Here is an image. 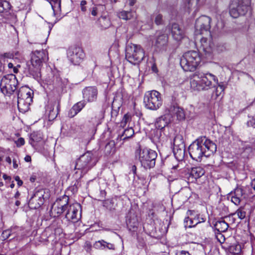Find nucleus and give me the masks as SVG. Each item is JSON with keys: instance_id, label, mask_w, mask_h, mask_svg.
<instances>
[{"instance_id": "obj_1", "label": "nucleus", "mask_w": 255, "mask_h": 255, "mask_svg": "<svg viewBox=\"0 0 255 255\" xmlns=\"http://www.w3.org/2000/svg\"><path fill=\"white\" fill-rule=\"evenodd\" d=\"M217 150V145L205 136L197 138L188 148L191 157L197 161H200L203 156L208 157Z\"/></svg>"}, {"instance_id": "obj_2", "label": "nucleus", "mask_w": 255, "mask_h": 255, "mask_svg": "<svg viewBox=\"0 0 255 255\" xmlns=\"http://www.w3.org/2000/svg\"><path fill=\"white\" fill-rule=\"evenodd\" d=\"M218 82L217 78L210 73L196 72L190 79L191 88L194 91L208 90Z\"/></svg>"}, {"instance_id": "obj_3", "label": "nucleus", "mask_w": 255, "mask_h": 255, "mask_svg": "<svg viewBox=\"0 0 255 255\" xmlns=\"http://www.w3.org/2000/svg\"><path fill=\"white\" fill-rule=\"evenodd\" d=\"M95 165L92 154L89 152L85 153L76 160L73 177L75 179H81Z\"/></svg>"}, {"instance_id": "obj_4", "label": "nucleus", "mask_w": 255, "mask_h": 255, "mask_svg": "<svg viewBox=\"0 0 255 255\" xmlns=\"http://www.w3.org/2000/svg\"><path fill=\"white\" fill-rule=\"evenodd\" d=\"M46 52L43 50L35 51L32 53L30 63H28L29 73L33 77L38 80L41 77V67L43 62L47 60Z\"/></svg>"}, {"instance_id": "obj_5", "label": "nucleus", "mask_w": 255, "mask_h": 255, "mask_svg": "<svg viewBox=\"0 0 255 255\" xmlns=\"http://www.w3.org/2000/svg\"><path fill=\"white\" fill-rule=\"evenodd\" d=\"M201 60L200 54L196 51H189L182 56L180 59V65L185 71H193Z\"/></svg>"}, {"instance_id": "obj_6", "label": "nucleus", "mask_w": 255, "mask_h": 255, "mask_svg": "<svg viewBox=\"0 0 255 255\" xmlns=\"http://www.w3.org/2000/svg\"><path fill=\"white\" fill-rule=\"evenodd\" d=\"M33 91L27 86L20 87L17 93V107L23 113L28 111L32 102Z\"/></svg>"}, {"instance_id": "obj_7", "label": "nucleus", "mask_w": 255, "mask_h": 255, "mask_svg": "<svg viewBox=\"0 0 255 255\" xmlns=\"http://www.w3.org/2000/svg\"><path fill=\"white\" fill-rule=\"evenodd\" d=\"M135 156L138 157L141 165L145 169L153 168L155 165L157 153L154 150L139 147L136 150Z\"/></svg>"}, {"instance_id": "obj_8", "label": "nucleus", "mask_w": 255, "mask_h": 255, "mask_svg": "<svg viewBox=\"0 0 255 255\" xmlns=\"http://www.w3.org/2000/svg\"><path fill=\"white\" fill-rule=\"evenodd\" d=\"M144 57L143 49L140 45L128 44L126 49V57L128 61L133 64L140 62Z\"/></svg>"}, {"instance_id": "obj_9", "label": "nucleus", "mask_w": 255, "mask_h": 255, "mask_svg": "<svg viewBox=\"0 0 255 255\" xmlns=\"http://www.w3.org/2000/svg\"><path fill=\"white\" fill-rule=\"evenodd\" d=\"M18 81L13 74L4 76L0 80V88L5 95L9 96L13 94L17 89Z\"/></svg>"}, {"instance_id": "obj_10", "label": "nucleus", "mask_w": 255, "mask_h": 255, "mask_svg": "<svg viewBox=\"0 0 255 255\" xmlns=\"http://www.w3.org/2000/svg\"><path fill=\"white\" fill-rule=\"evenodd\" d=\"M143 102L147 109L151 110H156L162 104L161 94L155 90L148 91L144 95Z\"/></svg>"}, {"instance_id": "obj_11", "label": "nucleus", "mask_w": 255, "mask_h": 255, "mask_svg": "<svg viewBox=\"0 0 255 255\" xmlns=\"http://www.w3.org/2000/svg\"><path fill=\"white\" fill-rule=\"evenodd\" d=\"M250 4V0H233L231 4L230 14L233 18L244 15L248 11Z\"/></svg>"}, {"instance_id": "obj_12", "label": "nucleus", "mask_w": 255, "mask_h": 255, "mask_svg": "<svg viewBox=\"0 0 255 255\" xmlns=\"http://www.w3.org/2000/svg\"><path fill=\"white\" fill-rule=\"evenodd\" d=\"M67 202L65 218L68 221L73 223L77 222L81 217V205L77 203L69 205L68 204V198L65 197Z\"/></svg>"}, {"instance_id": "obj_13", "label": "nucleus", "mask_w": 255, "mask_h": 255, "mask_svg": "<svg viewBox=\"0 0 255 255\" xmlns=\"http://www.w3.org/2000/svg\"><path fill=\"white\" fill-rule=\"evenodd\" d=\"M171 121V115L168 113L160 116L156 119L155 126L157 129L154 131L155 132L153 137V140L155 143L160 141V137L161 135V130L167 126Z\"/></svg>"}, {"instance_id": "obj_14", "label": "nucleus", "mask_w": 255, "mask_h": 255, "mask_svg": "<svg viewBox=\"0 0 255 255\" xmlns=\"http://www.w3.org/2000/svg\"><path fill=\"white\" fill-rule=\"evenodd\" d=\"M211 18L206 15H202L198 18L195 22V34L202 35L204 33H209L211 28Z\"/></svg>"}, {"instance_id": "obj_15", "label": "nucleus", "mask_w": 255, "mask_h": 255, "mask_svg": "<svg viewBox=\"0 0 255 255\" xmlns=\"http://www.w3.org/2000/svg\"><path fill=\"white\" fill-rule=\"evenodd\" d=\"M247 187L238 186L236 188L234 191L231 192L227 195L228 199H231V201L235 205L240 204L241 202L246 198L248 194L247 193Z\"/></svg>"}, {"instance_id": "obj_16", "label": "nucleus", "mask_w": 255, "mask_h": 255, "mask_svg": "<svg viewBox=\"0 0 255 255\" xmlns=\"http://www.w3.org/2000/svg\"><path fill=\"white\" fill-rule=\"evenodd\" d=\"M84 56L82 49L76 45L71 46L67 51V57L74 65H78L84 59Z\"/></svg>"}, {"instance_id": "obj_17", "label": "nucleus", "mask_w": 255, "mask_h": 255, "mask_svg": "<svg viewBox=\"0 0 255 255\" xmlns=\"http://www.w3.org/2000/svg\"><path fill=\"white\" fill-rule=\"evenodd\" d=\"M152 44L157 50L159 51L166 50L168 43V36L161 32H157L154 37L150 39Z\"/></svg>"}, {"instance_id": "obj_18", "label": "nucleus", "mask_w": 255, "mask_h": 255, "mask_svg": "<svg viewBox=\"0 0 255 255\" xmlns=\"http://www.w3.org/2000/svg\"><path fill=\"white\" fill-rule=\"evenodd\" d=\"M44 191L43 190L35 191L28 202L29 208L36 209L39 208L44 203Z\"/></svg>"}, {"instance_id": "obj_19", "label": "nucleus", "mask_w": 255, "mask_h": 255, "mask_svg": "<svg viewBox=\"0 0 255 255\" xmlns=\"http://www.w3.org/2000/svg\"><path fill=\"white\" fill-rule=\"evenodd\" d=\"M166 110L168 111V114L171 115V118L173 116H176L177 119L179 121L183 120L185 119V114L182 108L179 107L176 104L167 105Z\"/></svg>"}, {"instance_id": "obj_20", "label": "nucleus", "mask_w": 255, "mask_h": 255, "mask_svg": "<svg viewBox=\"0 0 255 255\" xmlns=\"http://www.w3.org/2000/svg\"><path fill=\"white\" fill-rule=\"evenodd\" d=\"M83 96L88 102H93L97 100L98 90L96 87L91 86L84 88L83 90Z\"/></svg>"}, {"instance_id": "obj_21", "label": "nucleus", "mask_w": 255, "mask_h": 255, "mask_svg": "<svg viewBox=\"0 0 255 255\" xmlns=\"http://www.w3.org/2000/svg\"><path fill=\"white\" fill-rule=\"evenodd\" d=\"M193 213L194 211L192 210H188L187 211V214L188 217L185 218L184 221L185 228H192L200 223L199 215H196L194 218L189 217L190 216H192Z\"/></svg>"}, {"instance_id": "obj_22", "label": "nucleus", "mask_w": 255, "mask_h": 255, "mask_svg": "<svg viewBox=\"0 0 255 255\" xmlns=\"http://www.w3.org/2000/svg\"><path fill=\"white\" fill-rule=\"evenodd\" d=\"M171 32L174 39L176 41H180L184 37L183 29L176 23L172 24L171 26Z\"/></svg>"}, {"instance_id": "obj_23", "label": "nucleus", "mask_w": 255, "mask_h": 255, "mask_svg": "<svg viewBox=\"0 0 255 255\" xmlns=\"http://www.w3.org/2000/svg\"><path fill=\"white\" fill-rule=\"evenodd\" d=\"M200 48L205 52L207 55H210L213 52V44L210 42L207 38H200Z\"/></svg>"}, {"instance_id": "obj_24", "label": "nucleus", "mask_w": 255, "mask_h": 255, "mask_svg": "<svg viewBox=\"0 0 255 255\" xmlns=\"http://www.w3.org/2000/svg\"><path fill=\"white\" fill-rule=\"evenodd\" d=\"M67 203L64 205L61 204L60 202L57 201L54 203L51 208L50 212L51 216L54 217H58L63 213L66 211Z\"/></svg>"}, {"instance_id": "obj_25", "label": "nucleus", "mask_w": 255, "mask_h": 255, "mask_svg": "<svg viewBox=\"0 0 255 255\" xmlns=\"http://www.w3.org/2000/svg\"><path fill=\"white\" fill-rule=\"evenodd\" d=\"M242 147L240 149V154L244 158H248L252 155L253 147L250 143L246 142L242 145Z\"/></svg>"}, {"instance_id": "obj_26", "label": "nucleus", "mask_w": 255, "mask_h": 255, "mask_svg": "<svg viewBox=\"0 0 255 255\" xmlns=\"http://www.w3.org/2000/svg\"><path fill=\"white\" fill-rule=\"evenodd\" d=\"M93 247L94 248L99 250H105L106 249H108L109 250H114L115 249V245L114 244L108 243L103 240L96 242L94 244Z\"/></svg>"}, {"instance_id": "obj_27", "label": "nucleus", "mask_w": 255, "mask_h": 255, "mask_svg": "<svg viewBox=\"0 0 255 255\" xmlns=\"http://www.w3.org/2000/svg\"><path fill=\"white\" fill-rule=\"evenodd\" d=\"M173 151L175 158L178 160H182L185 156V145L173 147Z\"/></svg>"}, {"instance_id": "obj_28", "label": "nucleus", "mask_w": 255, "mask_h": 255, "mask_svg": "<svg viewBox=\"0 0 255 255\" xmlns=\"http://www.w3.org/2000/svg\"><path fill=\"white\" fill-rule=\"evenodd\" d=\"M118 16L121 19L128 20L135 17V13L132 10H122L118 13Z\"/></svg>"}, {"instance_id": "obj_29", "label": "nucleus", "mask_w": 255, "mask_h": 255, "mask_svg": "<svg viewBox=\"0 0 255 255\" xmlns=\"http://www.w3.org/2000/svg\"><path fill=\"white\" fill-rule=\"evenodd\" d=\"M106 6L103 4H94L90 9V12L93 16H96L98 14H102L106 10Z\"/></svg>"}, {"instance_id": "obj_30", "label": "nucleus", "mask_w": 255, "mask_h": 255, "mask_svg": "<svg viewBox=\"0 0 255 255\" xmlns=\"http://www.w3.org/2000/svg\"><path fill=\"white\" fill-rule=\"evenodd\" d=\"M214 226L216 230L220 233L225 232L229 228L228 224L222 219L217 221Z\"/></svg>"}, {"instance_id": "obj_31", "label": "nucleus", "mask_w": 255, "mask_h": 255, "mask_svg": "<svg viewBox=\"0 0 255 255\" xmlns=\"http://www.w3.org/2000/svg\"><path fill=\"white\" fill-rule=\"evenodd\" d=\"M204 173L205 171L201 167H195L191 169L190 176L196 179L203 176Z\"/></svg>"}, {"instance_id": "obj_32", "label": "nucleus", "mask_w": 255, "mask_h": 255, "mask_svg": "<svg viewBox=\"0 0 255 255\" xmlns=\"http://www.w3.org/2000/svg\"><path fill=\"white\" fill-rule=\"evenodd\" d=\"M115 142L114 140L110 141L105 146V151L107 154H113L116 151Z\"/></svg>"}, {"instance_id": "obj_33", "label": "nucleus", "mask_w": 255, "mask_h": 255, "mask_svg": "<svg viewBox=\"0 0 255 255\" xmlns=\"http://www.w3.org/2000/svg\"><path fill=\"white\" fill-rule=\"evenodd\" d=\"M51 4L54 12L61 10V0H47Z\"/></svg>"}, {"instance_id": "obj_34", "label": "nucleus", "mask_w": 255, "mask_h": 255, "mask_svg": "<svg viewBox=\"0 0 255 255\" xmlns=\"http://www.w3.org/2000/svg\"><path fill=\"white\" fill-rule=\"evenodd\" d=\"M10 3L6 0H0V13H6L10 9Z\"/></svg>"}, {"instance_id": "obj_35", "label": "nucleus", "mask_w": 255, "mask_h": 255, "mask_svg": "<svg viewBox=\"0 0 255 255\" xmlns=\"http://www.w3.org/2000/svg\"><path fill=\"white\" fill-rule=\"evenodd\" d=\"M151 19L154 20L155 23L157 25L163 24V16L158 12H154L151 15Z\"/></svg>"}, {"instance_id": "obj_36", "label": "nucleus", "mask_w": 255, "mask_h": 255, "mask_svg": "<svg viewBox=\"0 0 255 255\" xmlns=\"http://www.w3.org/2000/svg\"><path fill=\"white\" fill-rule=\"evenodd\" d=\"M49 113L48 118L50 121L53 120L55 119L58 115V109L57 110L54 109V106L50 105L49 106Z\"/></svg>"}, {"instance_id": "obj_37", "label": "nucleus", "mask_w": 255, "mask_h": 255, "mask_svg": "<svg viewBox=\"0 0 255 255\" xmlns=\"http://www.w3.org/2000/svg\"><path fill=\"white\" fill-rule=\"evenodd\" d=\"M99 22L102 27L103 28H107L109 27L111 25V22L109 18L107 17L106 16H101L99 19Z\"/></svg>"}, {"instance_id": "obj_38", "label": "nucleus", "mask_w": 255, "mask_h": 255, "mask_svg": "<svg viewBox=\"0 0 255 255\" xmlns=\"http://www.w3.org/2000/svg\"><path fill=\"white\" fill-rule=\"evenodd\" d=\"M241 251V246L239 244L232 245L229 249L230 252L233 255H239Z\"/></svg>"}, {"instance_id": "obj_39", "label": "nucleus", "mask_w": 255, "mask_h": 255, "mask_svg": "<svg viewBox=\"0 0 255 255\" xmlns=\"http://www.w3.org/2000/svg\"><path fill=\"white\" fill-rule=\"evenodd\" d=\"M182 144L185 145L182 136L180 135H176L174 139L173 147L179 146Z\"/></svg>"}, {"instance_id": "obj_40", "label": "nucleus", "mask_w": 255, "mask_h": 255, "mask_svg": "<svg viewBox=\"0 0 255 255\" xmlns=\"http://www.w3.org/2000/svg\"><path fill=\"white\" fill-rule=\"evenodd\" d=\"M85 105L86 101H81L74 104L72 107L74 108L76 111L78 113L83 109Z\"/></svg>"}, {"instance_id": "obj_41", "label": "nucleus", "mask_w": 255, "mask_h": 255, "mask_svg": "<svg viewBox=\"0 0 255 255\" xmlns=\"http://www.w3.org/2000/svg\"><path fill=\"white\" fill-rule=\"evenodd\" d=\"M75 182L73 185L70 186L68 188V190L71 191L73 193L77 192L79 187L80 186V181L81 179H75Z\"/></svg>"}, {"instance_id": "obj_42", "label": "nucleus", "mask_w": 255, "mask_h": 255, "mask_svg": "<svg viewBox=\"0 0 255 255\" xmlns=\"http://www.w3.org/2000/svg\"><path fill=\"white\" fill-rule=\"evenodd\" d=\"M134 130L133 129L130 128L127 129H126L123 133L122 136H124V139L126 138H128L132 136V135L134 134Z\"/></svg>"}, {"instance_id": "obj_43", "label": "nucleus", "mask_w": 255, "mask_h": 255, "mask_svg": "<svg viewBox=\"0 0 255 255\" xmlns=\"http://www.w3.org/2000/svg\"><path fill=\"white\" fill-rule=\"evenodd\" d=\"M104 206L109 210L113 211L115 210L116 206L114 204V203L112 200H107L104 202Z\"/></svg>"}, {"instance_id": "obj_44", "label": "nucleus", "mask_w": 255, "mask_h": 255, "mask_svg": "<svg viewBox=\"0 0 255 255\" xmlns=\"http://www.w3.org/2000/svg\"><path fill=\"white\" fill-rule=\"evenodd\" d=\"M225 89V87L223 85H222L221 83L218 84V87L216 88L215 93L216 97H218L221 95V94L224 92Z\"/></svg>"}, {"instance_id": "obj_45", "label": "nucleus", "mask_w": 255, "mask_h": 255, "mask_svg": "<svg viewBox=\"0 0 255 255\" xmlns=\"http://www.w3.org/2000/svg\"><path fill=\"white\" fill-rule=\"evenodd\" d=\"M235 214H237L240 219H243L245 218L246 212L243 208H240L236 211Z\"/></svg>"}, {"instance_id": "obj_46", "label": "nucleus", "mask_w": 255, "mask_h": 255, "mask_svg": "<svg viewBox=\"0 0 255 255\" xmlns=\"http://www.w3.org/2000/svg\"><path fill=\"white\" fill-rule=\"evenodd\" d=\"M131 119V116L130 115L128 114H126L125 115L124 117H123L121 123V126H122L124 127L126 124L129 122V121Z\"/></svg>"}, {"instance_id": "obj_47", "label": "nucleus", "mask_w": 255, "mask_h": 255, "mask_svg": "<svg viewBox=\"0 0 255 255\" xmlns=\"http://www.w3.org/2000/svg\"><path fill=\"white\" fill-rule=\"evenodd\" d=\"M13 57V54L10 52L4 53L0 55V58L4 61L6 59H12Z\"/></svg>"}, {"instance_id": "obj_48", "label": "nucleus", "mask_w": 255, "mask_h": 255, "mask_svg": "<svg viewBox=\"0 0 255 255\" xmlns=\"http://www.w3.org/2000/svg\"><path fill=\"white\" fill-rule=\"evenodd\" d=\"M11 231L9 230L3 231L1 234V238L3 240L7 239L10 236Z\"/></svg>"}, {"instance_id": "obj_49", "label": "nucleus", "mask_w": 255, "mask_h": 255, "mask_svg": "<svg viewBox=\"0 0 255 255\" xmlns=\"http://www.w3.org/2000/svg\"><path fill=\"white\" fill-rule=\"evenodd\" d=\"M250 120L247 122L248 127H251L255 128V116L249 117Z\"/></svg>"}, {"instance_id": "obj_50", "label": "nucleus", "mask_w": 255, "mask_h": 255, "mask_svg": "<svg viewBox=\"0 0 255 255\" xmlns=\"http://www.w3.org/2000/svg\"><path fill=\"white\" fill-rule=\"evenodd\" d=\"M104 115L102 112H101L100 115L97 117L96 116L95 117V120L93 122L94 124L99 125L101 123V120L103 119Z\"/></svg>"}, {"instance_id": "obj_51", "label": "nucleus", "mask_w": 255, "mask_h": 255, "mask_svg": "<svg viewBox=\"0 0 255 255\" xmlns=\"http://www.w3.org/2000/svg\"><path fill=\"white\" fill-rule=\"evenodd\" d=\"M15 142L17 147H20L24 144L25 141L23 138L20 137L17 140H16Z\"/></svg>"}, {"instance_id": "obj_52", "label": "nucleus", "mask_w": 255, "mask_h": 255, "mask_svg": "<svg viewBox=\"0 0 255 255\" xmlns=\"http://www.w3.org/2000/svg\"><path fill=\"white\" fill-rule=\"evenodd\" d=\"M78 113L76 111V110L72 107V108L70 110L69 113H68V116L70 118H73L74 116H75Z\"/></svg>"}, {"instance_id": "obj_53", "label": "nucleus", "mask_w": 255, "mask_h": 255, "mask_svg": "<svg viewBox=\"0 0 255 255\" xmlns=\"http://www.w3.org/2000/svg\"><path fill=\"white\" fill-rule=\"evenodd\" d=\"M87 4V1L86 0H82L80 3L81 9V10L83 12H85L87 10V8L86 7V4Z\"/></svg>"}, {"instance_id": "obj_54", "label": "nucleus", "mask_w": 255, "mask_h": 255, "mask_svg": "<svg viewBox=\"0 0 255 255\" xmlns=\"http://www.w3.org/2000/svg\"><path fill=\"white\" fill-rule=\"evenodd\" d=\"M15 180L17 182V184L19 186L22 185L23 182L20 180V178L18 176H16L14 178Z\"/></svg>"}, {"instance_id": "obj_55", "label": "nucleus", "mask_w": 255, "mask_h": 255, "mask_svg": "<svg viewBox=\"0 0 255 255\" xmlns=\"http://www.w3.org/2000/svg\"><path fill=\"white\" fill-rule=\"evenodd\" d=\"M176 255H191L188 252L182 251L178 253Z\"/></svg>"}, {"instance_id": "obj_56", "label": "nucleus", "mask_w": 255, "mask_h": 255, "mask_svg": "<svg viewBox=\"0 0 255 255\" xmlns=\"http://www.w3.org/2000/svg\"><path fill=\"white\" fill-rule=\"evenodd\" d=\"M13 162V167L14 168H17L18 167V164L17 163V160L15 159H13L12 160Z\"/></svg>"}, {"instance_id": "obj_57", "label": "nucleus", "mask_w": 255, "mask_h": 255, "mask_svg": "<svg viewBox=\"0 0 255 255\" xmlns=\"http://www.w3.org/2000/svg\"><path fill=\"white\" fill-rule=\"evenodd\" d=\"M24 160L26 161V162H30L31 160V156L30 155H26L25 157H24Z\"/></svg>"}, {"instance_id": "obj_58", "label": "nucleus", "mask_w": 255, "mask_h": 255, "mask_svg": "<svg viewBox=\"0 0 255 255\" xmlns=\"http://www.w3.org/2000/svg\"><path fill=\"white\" fill-rule=\"evenodd\" d=\"M136 2V0H129V5L131 6H133Z\"/></svg>"}, {"instance_id": "obj_59", "label": "nucleus", "mask_w": 255, "mask_h": 255, "mask_svg": "<svg viewBox=\"0 0 255 255\" xmlns=\"http://www.w3.org/2000/svg\"><path fill=\"white\" fill-rule=\"evenodd\" d=\"M3 178L4 180H10L11 179V178L10 176H7V175L4 174L3 175Z\"/></svg>"}, {"instance_id": "obj_60", "label": "nucleus", "mask_w": 255, "mask_h": 255, "mask_svg": "<svg viewBox=\"0 0 255 255\" xmlns=\"http://www.w3.org/2000/svg\"><path fill=\"white\" fill-rule=\"evenodd\" d=\"M251 186L255 190V179H253L251 182Z\"/></svg>"}, {"instance_id": "obj_61", "label": "nucleus", "mask_w": 255, "mask_h": 255, "mask_svg": "<svg viewBox=\"0 0 255 255\" xmlns=\"http://www.w3.org/2000/svg\"><path fill=\"white\" fill-rule=\"evenodd\" d=\"M13 72L14 73H17L18 72V69L17 68V67H15V66H14L13 68Z\"/></svg>"}, {"instance_id": "obj_62", "label": "nucleus", "mask_w": 255, "mask_h": 255, "mask_svg": "<svg viewBox=\"0 0 255 255\" xmlns=\"http://www.w3.org/2000/svg\"><path fill=\"white\" fill-rule=\"evenodd\" d=\"M5 161L8 163L9 164H11V160L10 157L8 156L6 158Z\"/></svg>"}, {"instance_id": "obj_63", "label": "nucleus", "mask_w": 255, "mask_h": 255, "mask_svg": "<svg viewBox=\"0 0 255 255\" xmlns=\"http://www.w3.org/2000/svg\"><path fill=\"white\" fill-rule=\"evenodd\" d=\"M19 196H20L19 192L18 191H17L16 192V193L15 194L14 197L15 198L17 199V198H18L19 197Z\"/></svg>"}, {"instance_id": "obj_64", "label": "nucleus", "mask_w": 255, "mask_h": 255, "mask_svg": "<svg viewBox=\"0 0 255 255\" xmlns=\"http://www.w3.org/2000/svg\"><path fill=\"white\" fill-rule=\"evenodd\" d=\"M55 233L58 232L59 234L62 232V229L61 228H57L55 230Z\"/></svg>"}]
</instances>
